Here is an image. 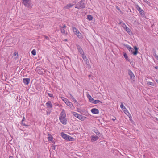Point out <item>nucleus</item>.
Masks as SVG:
<instances>
[{
	"label": "nucleus",
	"instance_id": "obj_1",
	"mask_svg": "<svg viewBox=\"0 0 158 158\" xmlns=\"http://www.w3.org/2000/svg\"><path fill=\"white\" fill-rule=\"evenodd\" d=\"M22 4L25 7L29 9L32 8L33 5L32 3V2L31 0H22Z\"/></svg>",
	"mask_w": 158,
	"mask_h": 158
},
{
	"label": "nucleus",
	"instance_id": "obj_2",
	"mask_svg": "<svg viewBox=\"0 0 158 158\" xmlns=\"http://www.w3.org/2000/svg\"><path fill=\"white\" fill-rule=\"evenodd\" d=\"M85 0H81L76 5L75 8L78 9H82L84 8L85 6Z\"/></svg>",
	"mask_w": 158,
	"mask_h": 158
},
{
	"label": "nucleus",
	"instance_id": "obj_3",
	"mask_svg": "<svg viewBox=\"0 0 158 158\" xmlns=\"http://www.w3.org/2000/svg\"><path fill=\"white\" fill-rule=\"evenodd\" d=\"M128 74L130 76L131 80L133 81H135V77L132 71L131 70L129 69L128 70Z\"/></svg>",
	"mask_w": 158,
	"mask_h": 158
},
{
	"label": "nucleus",
	"instance_id": "obj_4",
	"mask_svg": "<svg viewBox=\"0 0 158 158\" xmlns=\"http://www.w3.org/2000/svg\"><path fill=\"white\" fill-rule=\"evenodd\" d=\"M135 7L137 10L139 12L140 14L142 16H143L144 15V11L139 7L138 5H136Z\"/></svg>",
	"mask_w": 158,
	"mask_h": 158
},
{
	"label": "nucleus",
	"instance_id": "obj_5",
	"mask_svg": "<svg viewBox=\"0 0 158 158\" xmlns=\"http://www.w3.org/2000/svg\"><path fill=\"white\" fill-rule=\"evenodd\" d=\"M36 69L39 74L42 75L43 74L44 70L41 67H37L36 68Z\"/></svg>",
	"mask_w": 158,
	"mask_h": 158
},
{
	"label": "nucleus",
	"instance_id": "obj_6",
	"mask_svg": "<svg viewBox=\"0 0 158 158\" xmlns=\"http://www.w3.org/2000/svg\"><path fill=\"white\" fill-rule=\"evenodd\" d=\"M134 49L135 50V51L134 52H133L134 50V49L132 48V49L130 50H129L130 52H131L132 54H133L134 55H137L138 51V48L136 47V46H135L134 47Z\"/></svg>",
	"mask_w": 158,
	"mask_h": 158
},
{
	"label": "nucleus",
	"instance_id": "obj_7",
	"mask_svg": "<svg viewBox=\"0 0 158 158\" xmlns=\"http://www.w3.org/2000/svg\"><path fill=\"white\" fill-rule=\"evenodd\" d=\"M82 57L86 64L88 66V67L89 68L90 67L89 64V63L86 56L84 55H83L82 56Z\"/></svg>",
	"mask_w": 158,
	"mask_h": 158
},
{
	"label": "nucleus",
	"instance_id": "obj_8",
	"mask_svg": "<svg viewBox=\"0 0 158 158\" xmlns=\"http://www.w3.org/2000/svg\"><path fill=\"white\" fill-rule=\"evenodd\" d=\"M59 119L62 124L66 125L67 123V121L65 117L59 118Z\"/></svg>",
	"mask_w": 158,
	"mask_h": 158
},
{
	"label": "nucleus",
	"instance_id": "obj_9",
	"mask_svg": "<svg viewBox=\"0 0 158 158\" xmlns=\"http://www.w3.org/2000/svg\"><path fill=\"white\" fill-rule=\"evenodd\" d=\"M91 112L94 114H99V111L96 108H93L91 110Z\"/></svg>",
	"mask_w": 158,
	"mask_h": 158
},
{
	"label": "nucleus",
	"instance_id": "obj_10",
	"mask_svg": "<svg viewBox=\"0 0 158 158\" xmlns=\"http://www.w3.org/2000/svg\"><path fill=\"white\" fill-rule=\"evenodd\" d=\"M66 116V114L64 110L63 109L60 114L59 118H62L65 117Z\"/></svg>",
	"mask_w": 158,
	"mask_h": 158
},
{
	"label": "nucleus",
	"instance_id": "obj_11",
	"mask_svg": "<svg viewBox=\"0 0 158 158\" xmlns=\"http://www.w3.org/2000/svg\"><path fill=\"white\" fill-rule=\"evenodd\" d=\"M77 48L78 51V52H80V54L82 56L84 55V52L81 48L80 46L78 45L77 46Z\"/></svg>",
	"mask_w": 158,
	"mask_h": 158
},
{
	"label": "nucleus",
	"instance_id": "obj_12",
	"mask_svg": "<svg viewBox=\"0 0 158 158\" xmlns=\"http://www.w3.org/2000/svg\"><path fill=\"white\" fill-rule=\"evenodd\" d=\"M30 81V79L29 78H25L23 80V82L25 85L28 84Z\"/></svg>",
	"mask_w": 158,
	"mask_h": 158
},
{
	"label": "nucleus",
	"instance_id": "obj_13",
	"mask_svg": "<svg viewBox=\"0 0 158 158\" xmlns=\"http://www.w3.org/2000/svg\"><path fill=\"white\" fill-rule=\"evenodd\" d=\"M77 118H78L80 120H81L82 121H84L86 117L81 115L80 114H79V115H78Z\"/></svg>",
	"mask_w": 158,
	"mask_h": 158
},
{
	"label": "nucleus",
	"instance_id": "obj_14",
	"mask_svg": "<svg viewBox=\"0 0 158 158\" xmlns=\"http://www.w3.org/2000/svg\"><path fill=\"white\" fill-rule=\"evenodd\" d=\"M99 139V137L97 136L92 135L91 136V141L92 142L95 141Z\"/></svg>",
	"mask_w": 158,
	"mask_h": 158
},
{
	"label": "nucleus",
	"instance_id": "obj_15",
	"mask_svg": "<svg viewBox=\"0 0 158 158\" xmlns=\"http://www.w3.org/2000/svg\"><path fill=\"white\" fill-rule=\"evenodd\" d=\"M61 135L63 138L67 140V138L69 135H68L64 134L63 132H62L61 133Z\"/></svg>",
	"mask_w": 158,
	"mask_h": 158
},
{
	"label": "nucleus",
	"instance_id": "obj_16",
	"mask_svg": "<svg viewBox=\"0 0 158 158\" xmlns=\"http://www.w3.org/2000/svg\"><path fill=\"white\" fill-rule=\"evenodd\" d=\"M87 96L89 99V101L92 103L94 100V99L92 98L91 96L88 94H87Z\"/></svg>",
	"mask_w": 158,
	"mask_h": 158
},
{
	"label": "nucleus",
	"instance_id": "obj_17",
	"mask_svg": "<svg viewBox=\"0 0 158 158\" xmlns=\"http://www.w3.org/2000/svg\"><path fill=\"white\" fill-rule=\"evenodd\" d=\"M48 108H52V105L50 102H48L46 104Z\"/></svg>",
	"mask_w": 158,
	"mask_h": 158
},
{
	"label": "nucleus",
	"instance_id": "obj_18",
	"mask_svg": "<svg viewBox=\"0 0 158 158\" xmlns=\"http://www.w3.org/2000/svg\"><path fill=\"white\" fill-rule=\"evenodd\" d=\"M66 104L67 106H69L72 109L73 107V106L72 103L70 102H69V101H68V102H67V103Z\"/></svg>",
	"mask_w": 158,
	"mask_h": 158
},
{
	"label": "nucleus",
	"instance_id": "obj_19",
	"mask_svg": "<svg viewBox=\"0 0 158 158\" xmlns=\"http://www.w3.org/2000/svg\"><path fill=\"white\" fill-rule=\"evenodd\" d=\"M119 24H121V26L124 29L127 27V26L125 25L124 23L122 22H120V23H119Z\"/></svg>",
	"mask_w": 158,
	"mask_h": 158
},
{
	"label": "nucleus",
	"instance_id": "obj_20",
	"mask_svg": "<svg viewBox=\"0 0 158 158\" xmlns=\"http://www.w3.org/2000/svg\"><path fill=\"white\" fill-rule=\"evenodd\" d=\"M73 5V4H68L66 6H65V8L66 9H69L70 7H71Z\"/></svg>",
	"mask_w": 158,
	"mask_h": 158
},
{
	"label": "nucleus",
	"instance_id": "obj_21",
	"mask_svg": "<svg viewBox=\"0 0 158 158\" xmlns=\"http://www.w3.org/2000/svg\"><path fill=\"white\" fill-rule=\"evenodd\" d=\"M73 32L76 35L79 32L78 30H77L76 28L74 27H73Z\"/></svg>",
	"mask_w": 158,
	"mask_h": 158
},
{
	"label": "nucleus",
	"instance_id": "obj_22",
	"mask_svg": "<svg viewBox=\"0 0 158 158\" xmlns=\"http://www.w3.org/2000/svg\"><path fill=\"white\" fill-rule=\"evenodd\" d=\"M49 137H48V139L49 141H52V137L51 135L48 134Z\"/></svg>",
	"mask_w": 158,
	"mask_h": 158
},
{
	"label": "nucleus",
	"instance_id": "obj_23",
	"mask_svg": "<svg viewBox=\"0 0 158 158\" xmlns=\"http://www.w3.org/2000/svg\"><path fill=\"white\" fill-rule=\"evenodd\" d=\"M100 102L101 103H102V102L99 100H94L92 103H94V104H96L99 103Z\"/></svg>",
	"mask_w": 158,
	"mask_h": 158
},
{
	"label": "nucleus",
	"instance_id": "obj_24",
	"mask_svg": "<svg viewBox=\"0 0 158 158\" xmlns=\"http://www.w3.org/2000/svg\"><path fill=\"white\" fill-rule=\"evenodd\" d=\"M93 131L97 135H98L100 134V133L99 132L98 130L96 128L93 129Z\"/></svg>",
	"mask_w": 158,
	"mask_h": 158
},
{
	"label": "nucleus",
	"instance_id": "obj_25",
	"mask_svg": "<svg viewBox=\"0 0 158 158\" xmlns=\"http://www.w3.org/2000/svg\"><path fill=\"white\" fill-rule=\"evenodd\" d=\"M125 29L126 30L127 32L129 34H130V33H131V30L128 27H126V28Z\"/></svg>",
	"mask_w": 158,
	"mask_h": 158
},
{
	"label": "nucleus",
	"instance_id": "obj_26",
	"mask_svg": "<svg viewBox=\"0 0 158 158\" xmlns=\"http://www.w3.org/2000/svg\"><path fill=\"white\" fill-rule=\"evenodd\" d=\"M60 30H61V32L62 34H67V32H65V28H60Z\"/></svg>",
	"mask_w": 158,
	"mask_h": 158
},
{
	"label": "nucleus",
	"instance_id": "obj_27",
	"mask_svg": "<svg viewBox=\"0 0 158 158\" xmlns=\"http://www.w3.org/2000/svg\"><path fill=\"white\" fill-rule=\"evenodd\" d=\"M26 120L25 119V117L24 116L23 117V119L22 121V124L23 125V126H28V125H26L25 124H24V123H23V122L25 121Z\"/></svg>",
	"mask_w": 158,
	"mask_h": 158
},
{
	"label": "nucleus",
	"instance_id": "obj_28",
	"mask_svg": "<svg viewBox=\"0 0 158 158\" xmlns=\"http://www.w3.org/2000/svg\"><path fill=\"white\" fill-rule=\"evenodd\" d=\"M74 139L71 137L70 136L68 135V137L67 138V140L69 141H73V140Z\"/></svg>",
	"mask_w": 158,
	"mask_h": 158
},
{
	"label": "nucleus",
	"instance_id": "obj_29",
	"mask_svg": "<svg viewBox=\"0 0 158 158\" xmlns=\"http://www.w3.org/2000/svg\"><path fill=\"white\" fill-rule=\"evenodd\" d=\"M123 56H124V57L125 58L126 60L128 61H130V60L128 58L127 56V55L126 53H124V54H123Z\"/></svg>",
	"mask_w": 158,
	"mask_h": 158
},
{
	"label": "nucleus",
	"instance_id": "obj_30",
	"mask_svg": "<svg viewBox=\"0 0 158 158\" xmlns=\"http://www.w3.org/2000/svg\"><path fill=\"white\" fill-rule=\"evenodd\" d=\"M87 18L90 21L93 19V17L90 15H88Z\"/></svg>",
	"mask_w": 158,
	"mask_h": 158
},
{
	"label": "nucleus",
	"instance_id": "obj_31",
	"mask_svg": "<svg viewBox=\"0 0 158 158\" xmlns=\"http://www.w3.org/2000/svg\"><path fill=\"white\" fill-rule=\"evenodd\" d=\"M125 114L127 116H128L129 114H130L129 113L128 110L126 108L124 110H123Z\"/></svg>",
	"mask_w": 158,
	"mask_h": 158
},
{
	"label": "nucleus",
	"instance_id": "obj_32",
	"mask_svg": "<svg viewBox=\"0 0 158 158\" xmlns=\"http://www.w3.org/2000/svg\"><path fill=\"white\" fill-rule=\"evenodd\" d=\"M76 35L79 38H82V36L81 33L79 32L77 34H76Z\"/></svg>",
	"mask_w": 158,
	"mask_h": 158
},
{
	"label": "nucleus",
	"instance_id": "obj_33",
	"mask_svg": "<svg viewBox=\"0 0 158 158\" xmlns=\"http://www.w3.org/2000/svg\"><path fill=\"white\" fill-rule=\"evenodd\" d=\"M120 107L123 110H124L125 109H126V108L122 103H121Z\"/></svg>",
	"mask_w": 158,
	"mask_h": 158
},
{
	"label": "nucleus",
	"instance_id": "obj_34",
	"mask_svg": "<svg viewBox=\"0 0 158 158\" xmlns=\"http://www.w3.org/2000/svg\"><path fill=\"white\" fill-rule=\"evenodd\" d=\"M147 84L148 85H151L152 86H153L154 85V84L151 82H148Z\"/></svg>",
	"mask_w": 158,
	"mask_h": 158
},
{
	"label": "nucleus",
	"instance_id": "obj_35",
	"mask_svg": "<svg viewBox=\"0 0 158 158\" xmlns=\"http://www.w3.org/2000/svg\"><path fill=\"white\" fill-rule=\"evenodd\" d=\"M31 53L34 56L36 54V52L35 50V49L31 51Z\"/></svg>",
	"mask_w": 158,
	"mask_h": 158
},
{
	"label": "nucleus",
	"instance_id": "obj_36",
	"mask_svg": "<svg viewBox=\"0 0 158 158\" xmlns=\"http://www.w3.org/2000/svg\"><path fill=\"white\" fill-rule=\"evenodd\" d=\"M126 47L129 50H130L131 49H132V48L128 45H125Z\"/></svg>",
	"mask_w": 158,
	"mask_h": 158
},
{
	"label": "nucleus",
	"instance_id": "obj_37",
	"mask_svg": "<svg viewBox=\"0 0 158 158\" xmlns=\"http://www.w3.org/2000/svg\"><path fill=\"white\" fill-rule=\"evenodd\" d=\"M73 114L74 116L77 117H77L78 115H79V114H77L75 112H73Z\"/></svg>",
	"mask_w": 158,
	"mask_h": 158
},
{
	"label": "nucleus",
	"instance_id": "obj_38",
	"mask_svg": "<svg viewBox=\"0 0 158 158\" xmlns=\"http://www.w3.org/2000/svg\"><path fill=\"white\" fill-rule=\"evenodd\" d=\"M55 147L56 146L54 144H53L52 146V148L53 149L55 150Z\"/></svg>",
	"mask_w": 158,
	"mask_h": 158
},
{
	"label": "nucleus",
	"instance_id": "obj_39",
	"mask_svg": "<svg viewBox=\"0 0 158 158\" xmlns=\"http://www.w3.org/2000/svg\"><path fill=\"white\" fill-rule=\"evenodd\" d=\"M48 96L50 97H53V94H52L48 93Z\"/></svg>",
	"mask_w": 158,
	"mask_h": 158
},
{
	"label": "nucleus",
	"instance_id": "obj_40",
	"mask_svg": "<svg viewBox=\"0 0 158 158\" xmlns=\"http://www.w3.org/2000/svg\"><path fill=\"white\" fill-rule=\"evenodd\" d=\"M64 102H65V103L66 104L67 103V102H68L69 101L68 100V99H64L63 100Z\"/></svg>",
	"mask_w": 158,
	"mask_h": 158
},
{
	"label": "nucleus",
	"instance_id": "obj_41",
	"mask_svg": "<svg viewBox=\"0 0 158 158\" xmlns=\"http://www.w3.org/2000/svg\"><path fill=\"white\" fill-rule=\"evenodd\" d=\"M70 95L71 98L73 100L74 99H75L74 98V97L71 94H70Z\"/></svg>",
	"mask_w": 158,
	"mask_h": 158
},
{
	"label": "nucleus",
	"instance_id": "obj_42",
	"mask_svg": "<svg viewBox=\"0 0 158 158\" xmlns=\"http://www.w3.org/2000/svg\"><path fill=\"white\" fill-rule=\"evenodd\" d=\"M44 37H45V38L47 40H49V38L48 37L46 36H45Z\"/></svg>",
	"mask_w": 158,
	"mask_h": 158
},
{
	"label": "nucleus",
	"instance_id": "obj_43",
	"mask_svg": "<svg viewBox=\"0 0 158 158\" xmlns=\"http://www.w3.org/2000/svg\"><path fill=\"white\" fill-rule=\"evenodd\" d=\"M60 28H63L65 29L66 27V26L65 25H64L62 27H61V26H60Z\"/></svg>",
	"mask_w": 158,
	"mask_h": 158
},
{
	"label": "nucleus",
	"instance_id": "obj_44",
	"mask_svg": "<svg viewBox=\"0 0 158 158\" xmlns=\"http://www.w3.org/2000/svg\"><path fill=\"white\" fill-rule=\"evenodd\" d=\"M73 101L75 103L77 104L78 103L77 102L75 99L73 100Z\"/></svg>",
	"mask_w": 158,
	"mask_h": 158
},
{
	"label": "nucleus",
	"instance_id": "obj_45",
	"mask_svg": "<svg viewBox=\"0 0 158 158\" xmlns=\"http://www.w3.org/2000/svg\"><path fill=\"white\" fill-rule=\"evenodd\" d=\"M116 8L119 11L120 10V9L117 6H116Z\"/></svg>",
	"mask_w": 158,
	"mask_h": 158
},
{
	"label": "nucleus",
	"instance_id": "obj_46",
	"mask_svg": "<svg viewBox=\"0 0 158 158\" xmlns=\"http://www.w3.org/2000/svg\"><path fill=\"white\" fill-rule=\"evenodd\" d=\"M14 56H16V55H18V53H16V52H14Z\"/></svg>",
	"mask_w": 158,
	"mask_h": 158
},
{
	"label": "nucleus",
	"instance_id": "obj_47",
	"mask_svg": "<svg viewBox=\"0 0 158 158\" xmlns=\"http://www.w3.org/2000/svg\"><path fill=\"white\" fill-rule=\"evenodd\" d=\"M154 56H155V57L156 58V56H158L156 53H155V52L154 54Z\"/></svg>",
	"mask_w": 158,
	"mask_h": 158
},
{
	"label": "nucleus",
	"instance_id": "obj_48",
	"mask_svg": "<svg viewBox=\"0 0 158 158\" xmlns=\"http://www.w3.org/2000/svg\"><path fill=\"white\" fill-rule=\"evenodd\" d=\"M50 114V112H47V115H48Z\"/></svg>",
	"mask_w": 158,
	"mask_h": 158
},
{
	"label": "nucleus",
	"instance_id": "obj_49",
	"mask_svg": "<svg viewBox=\"0 0 158 158\" xmlns=\"http://www.w3.org/2000/svg\"><path fill=\"white\" fill-rule=\"evenodd\" d=\"M155 58L156 59L158 60V56H156V57Z\"/></svg>",
	"mask_w": 158,
	"mask_h": 158
},
{
	"label": "nucleus",
	"instance_id": "obj_50",
	"mask_svg": "<svg viewBox=\"0 0 158 158\" xmlns=\"http://www.w3.org/2000/svg\"><path fill=\"white\" fill-rule=\"evenodd\" d=\"M9 158H13V157L11 156H10Z\"/></svg>",
	"mask_w": 158,
	"mask_h": 158
},
{
	"label": "nucleus",
	"instance_id": "obj_51",
	"mask_svg": "<svg viewBox=\"0 0 158 158\" xmlns=\"http://www.w3.org/2000/svg\"><path fill=\"white\" fill-rule=\"evenodd\" d=\"M144 1H145V2H147V3H148V2H148V1H146V0H144Z\"/></svg>",
	"mask_w": 158,
	"mask_h": 158
},
{
	"label": "nucleus",
	"instance_id": "obj_52",
	"mask_svg": "<svg viewBox=\"0 0 158 158\" xmlns=\"http://www.w3.org/2000/svg\"><path fill=\"white\" fill-rule=\"evenodd\" d=\"M63 41H67V39H65V40H63Z\"/></svg>",
	"mask_w": 158,
	"mask_h": 158
},
{
	"label": "nucleus",
	"instance_id": "obj_53",
	"mask_svg": "<svg viewBox=\"0 0 158 158\" xmlns=\"http://www.w3.org/2000/svg\"><path fill=\"white\" fill-rule=\"evenodd\" d=\"M156 82H157V83H158V80H156Z\"/></svg>",
	"mask_w": 158,
	"mask_h": 158
},
{
	"label": "nucleus",
	"instance_id": "obj_54",
	"mask_svg": "<svg viewBox=\"0 0 158 158\" xmlns=\"http://www.w3.org/2000/svg\"><path fill=\"white\" fill-rule=\"evenodd\" d=\"M115 119H113L112 120H113V121H114V120H115Z\"/></svg>",
	"mask_w": 158,
	"mask_h": 158
},
{
	"label": "nucleus",
	"instance_id": "obj_55",
	"mask_svg": "<svg viewBox=\"0 0 158 158\" xmlns=\"http://www.w3.org/2000/svg\"><path fill=\"white\" fill-rule=\"evenodd\" d=\"M38 158H39V157H38Z\"/></svg>",
	"mask_w": 158,
	"mask_h": 158
}]
</instances>
